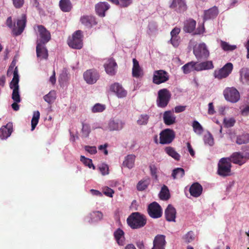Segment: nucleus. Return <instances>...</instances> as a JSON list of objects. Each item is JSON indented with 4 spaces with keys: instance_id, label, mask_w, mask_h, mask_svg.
<instances>
[{
    "instance_id": "61",
    "label": "nucleus",
    "mask_w": 249,
    "mask_h": 249,
    "mask_svg": "<svg viewBox=\"0 0 249 249\" xmlns=\"http://www.w3.org/2000/svg\"><path fill=\"white\" fill-rule=\"evenodd\" d=\"M6 24L9 28L13 29V33H14V28L15 27V22L13 23L11 17H9L7 18L6 21Z\"/></svg>"
},
{
    "instance_id": "64",
    "label": "nucleus",
    "mask_w": 249,
    "mask_h": 249,
    "mask_svg": "<svg viewBox=\"0 0 249 249\" xmlns=\"http://www.w3.org/2000/svg\"><path fill=\"white\" fill-rule=\"evenodd\" d=\"M180 29L179 28H178V27H175L174 28L171 32H170V35H171V37H178V35L179 34V33H180Z\"/></svg>"
},
{
    "instance_id": "17",
    "label": "nucleus",
    "mask_w": 249,
    "mask_h": 249,
    "mask_svg": "<svg viewBox=\"0 0 249 249\" xmlns=\"http://www.w3.org/2000/svg\"><path fill=\"white\" fill-rule=\"evenodd\" d=\"M26 15L23 14L21 18L18 19L17 22V28H14V35L15 36H19L23 32L26 25Z\"/></svg>"
},
{
    "instance_id": "49",
    "label": "nucleus",
    "mask_w": 249,
    "mask_h": 249,
    "mask_svg": "<svg viewBox=\"0 0 249 249\" xmlns=\"http://www.w3.org/2000/svg\"><path fill=\"white\" fill-rule=\"evenodd\" d=\"M204 142L205 144L209 146H213L214 144V140L213 135L209 132L208 135H205L204 137Z\"/></svg>"
},
{
    "instance_id": "36",
    "label": "nucleus",
    "mask_w": 249,
    "mask_h": 249,
    "mask_svg": "<svg viewBox=\"0 0 249 249\" xmlns=\"http://www.w3.org/2000/svg\"><path fill=\"white\" fill-rule=\"evenodd\" d=\"M160 198L162 200H168L170 198V193L168 187L163 185L159 194Z\"/></svg>"
},
{
    "instance_id": "45",
    "label": "nucleus",
    "mask_w": 249,
    "mask_h": 249,
    "mask_svg": "<svg viewBox=\"0 0 249 249\" xmlns=\"http://www.w3.org/2000/svg\"><path fill=\"white\" fill-rule=\"evenodd\" d=\"M194 131L197 135H201L204 129L201 124L196 120H194L192 123Z\"/></svg>"
},
{
    "instance_id": "55",
    "label": "nucleus",
    "mask_w": 249,
    "mask_h": 249,
    "mask_svg": "<svg viewBox=\"0 0 249 249\" xmlns=\"http://www.w3.org/2000/svg\"><path fill=\"white\" fill-rule=\"evenodd\" d=\"M185 242L186 243H189L195 239L194 232L192 231H188L184 237Z\"/></svg>"
},
{
    "instance_id": "31",
    "label": "nucleus",
    "mask_w": 249,
    "mask_h": 249,
    "mask_svg": "<svg viewBox=\"0 0 249 249\" xmlns=\"http://www.w3.org/2000/svg\"><path fill=\"white\" fill-rule=\"evenodd\" d=\"M196 21L193 18H189L184 23L183 31L187 33H192L195 30Z\"/></svg>"
},
{
    "instance_id": "25",
    "label": "nucleus",
    "mask_w": 249,
    "mask_h": 249,
    "mask_svg": "<svg viewBox=\"0 0 249 249\" xmlns=\"http://www.w3.org/2000/svg\"><path fill=\"white\" fill-rule=\"evenodd\" d=\"M163 120L166 125L170 126L176 122V117L171 110H167L163 113Z\"/></svg>"
},
{
    "instance_id": "22",
    "label": "nucleus",
    "mask_w": 249,
    "mask_h": 249,
    "mask_svg": "<svg viewBox=\"0 0 249 249\" xmlns=\"http://www.w3.org/2000/svg\"><path fill=\"white\" fill-rule=\"evenodd\" d=\"M80 21L87 28H91L97 24L96 18L93 16H83L81 17Z\"/></svg>"
},
{
    "instance_id": "56",
    "label": "nucleus",
    "mask_w": 249,
    "mask_h": 249,
    "mask_svg": "<svg viewBox=\"0 0 249 249\" xmlns=\"http://www.w3.org/2000/svg\"><path fill=\"white\" fill-rule=\"evenodd\" d=\"M150 174L152 178L155 180H158V177L157 175V168L155 164H151L149 165Z\"/></svg>"
},
{
    "instance_id": "54",
    "label": "nucleus",
    "mask_w": 249,
    "mask_h": 249,
    "mask_svg": "<svg viewBox=\"0 0 249 249\" xmlns=\"http://www.w3.org/2000/svg\"><path fill=\"white\" fill-rule=\"evenodd\" d=\"M241 154L246 160L249 159V145H245L241 147Z\"/></svg>"
},
{
    "instance_id": "21",
    "label": "nucleus",
    "mask_w": 249,
    "mask_h": 249,
    "mask_svg": "<svg viewBox=\"0 0 249 249\" xmlns=\"http://www.w3.org/2000/svg\"><path fill=\"white\" fill-rule=\"evenodd\" d=\"M110 8L109 4L107 2H99L95 6V12L100 17L106 16V11Z\"/></svg>"
},
{
    "instance_id": "16",
    "label": "nucleus",
    "mask_w": 249,
    "mask_h": 249,
    "mask_svg": "<svg viewBox=\"0 0 249 249\" xmlns=\"http://www.w3.org/2000/svg\"><path fill=\"white\" fill-rule=\"evenodd\" d=\"M226 158V159H229L228 161L230 163H233L239 165H243L246 161L240 152H233L230 156Z\"/></svg>"
},
{
    "instance_id": "26",
    "label": "nucleus",
    "mask_w": 249,
    "mask_h": 249,
    "mask_svg": "<svg viewBox=\"0 0 249 249\" xmlns=\"http://www.w3.org/2000/svg\"><path fill=\"white\" fill-rule=\"evenodd\" d=\"M103 214L100 211H94L85 218V221L93 224L98 222L103 218Z\"/></svg>"
},
{
    "instance_id": "58",
    "label": "nucleus",
    "mask_w": 249,
    "mask_h": 249,
    "mask_svg": "<svg viewBox=\"0 0 249 249\" xmlns=\"http://www.w3.org/2000/svg\"><path fill=\"white\" fill-rule=\"evenodd\" d=\"M67 71L66 69L64 68L61 73L60 74L59 77V82H64L67 80Z\"/></svg>"
},
{
    "instance_id": "53",
    "label": "nucleus",
    "mask_w": 249,
    "mask_h": 249,
    "mask_svg": "<svg viewBox=\"0 0 249 249\" xmlns=\"http://www.w3.org/2000/svg\"><path fill=\"white\" fill-rule=\"evenodd\" d=\"M106 108V107L104 105L101 104L100 103H96L92 107V112L93 113L96 112H102Z\"/></svg>"
},
{
    "instance_id": "10",
    "label": "nucleus",
    "mask_w": 249,
    "mask_h": 249,
    "mask_svg": "<svg viewBox=\"0 0 249 249\" xmlns=\"http://www.w3.org/2000/svg\"><path fill=\"white\" fill-rule=\"evenodd\" d=\"M147 211L149 215L153 219L161 217L163 213L161 207L156 201H153L148 205Z\"/></svg>"
},
{
    "instance_id": "37",
    "label": "nucleus",
    "mask_w": 249,
    "mask_h": 249,
    "mask_svg": "<svg viewBox=\"0 0 249 249\" xmlns=\"http://www.w3.org/2000/svg\"><path fill=\"white\" fill-rule=\"evenodd\" d=\"M240 81L244 84L249 81V68H242L239 71Z\"/></svg>"
},
{
    "instance_id": "46",
    "label": "nucleus",
    "mask_w": 249,
    "mask_h": 249,
    "mask_svg": "<svg viewBox=\"0 0 249 249\" xmlns=\"http://www.w3.org/2000/svg\"><path fill=\"white\" fill-rule=\"evenodd\" d=\"M187 8V7L185 0H178V7L176 9L177 12L183 13L186 10Z\"/></svg>"
},
{
    "instance_id": "27",
    "label": "nucleus",
    "mask_w": 249,
    "mask_h": 249,
    "mask_svg": "<svg viewBox=\"0 0 249 249\" xmlns=\"http://www.w3.org/2000/svg\"><path fill=\"white\" fill-rule=\"evenodd\" d=\"M203 191L202 185L198 182H195L193 183L190 187L189 191L191 196L195 197L199 196Z\"/></svg>"
},
{
    "instance_id": "19",
    "label": "nucleus",
    "mask_w": 249,
    "mask_h": 249,
    "mask_svg": "<svg viewBox=\"0 0 249 249\" xmlns=\"http://www.w3.org/2000/svg\"><path fill=\"white\" fill-rule=\"evenodd\" d=\"M219 14L218 8L214 6L208 10L204 11L203 20L204 22L210 19L215 18Z\"/></svg>"
},
{
    "instance_id": "32",
    "label": "nucleus",
    "mask_w": 249,
    "mask_h": 249,
    "mask_svg": "<svg viewBox=\"0 0 249 249\" xmlns=\"http://www.w3.org/2000/svg\"><path fill=\"white\" fill-rule=\"evenodd\" d=\"M197 62L193 61L186 63L182 67L181 69L184 74H189L192 71H197Z\"/></svg>"
},
{
    "instance_id": "29",
    "label": "nucleus",
    "mask_w": 249,
    "mask_h": 249,
    "mask_svg": "<svg viewBox=\"0 0 249 249\" xmlns=\"http://www.w3.org/2000/svg\"><path fill=\"white\" fill-rule=\"evenodd\" d=\"M124 232L120 228H117L113 233V236L117 243L121 246L124 245Z\"/></svg>"
},
{
    "instance_id": "13",
    "label": "nucleus",
    "mask_w": 249,
    "mask_h": 249,
    "mask_svg": "<svg viewBox=\"0 0 249 249\" xmlns=\"http://www.w3.org/2000/svg\"><path fill=\"white\" fill-rule=\"evenodd\" d=\"M83 77L87 83L92 85L96 82L99 79L100 75L96 70L90 69L84 72Z\"/></svg>"
},
{
    "instance_id": "50",
    "label": "nucleus",
    "mask_w": 249,
    "mask_h": 249,
    "mask_svg": "<svg viewBox=\"0 0 249 249\" xmlns=\"http://www.w3.org/2000/svg\"><path fill=\"white\" fill-rule=\"evenodd\" d=\"M149 116L147 114L141 115L139 119L137 120V124L139 125H146L148 122Z\"/></svg>"
},
{
    "instance_id": "24",
    "label": "nucleus",
    "mask_w": 249,
    "mask_h": 249,
    "mask_svg": "<svg viewBox=\"0 0 249 249\" xmlns=\"http://www.w3.org/2000/svg\"><path fill=\"white\" fill-rule=\"evenodd\" d=\"M12 131V123H9L6 125H4L0 128V138L1 140H6L10 136Z\"/></svg>"
},
{
    "instance_id": "4",
    "label": "nucleus",
    "mask_w": 249,
    "mask_h": 249,
    "mask_svg": "<svg viewBox=\"0 0 249 249\" xmlns=\"http://www.w3.org/2000/svg\"><path fill=\"white\" fill-rule=\"evenodd\" d=\"M172 94L166 88L160 89L158 91L156 104L158 107L165 108L171 99Z\"/></svg>"
},
{
    "instance_id": "39",
    "label": "nucleus",
    "mask_w": 249,
    "mask_h": 249,
    "mask_svg": "<svg viewBox=\"0 0 249 249\" xmlns=\"http://www.w3.org/2000/svg\"><path fill=\"white\" fill-rule=\"evenodd\" d=\"M249 142V133L244 132L241 135L236 137V143L237 144L241 145L243 144H247Z\"/></svg>"
},
{
    "instance_id": "30",
    "label": "nucleus",
    "mask_w": 249,
    "mask_h": 249,
    "mask_svg": "<svg viewBox=\"0 0 249 249\" xmlns=\"http://www.w3.org/2000/svg\"><path fill=\"white\" fill-rule=\"evenodd\" d=\"M36 53L37 57H41L46 60L48 58V52L45 47V44L41 43V46L37 49V42H36Z\"/></svg>"
},
{
    "instance_id": "48",
    "label": "nucleus",
    "mask_w": 249,
    "mask_h": 249,
    "mask_svg": "<svg viewBox=\"0 0 249 249\" xmlns=\"http://www.w3.org/2000/svg\"><path fill=\"white\" fill-rule=\"evenodd\" d=\"M82 133L83 136L88 138L91 132L90 126L89 124L82 122Z\"/></svg>"
},
{
    "instance_id": "43",
    "label": "nucleus",
    "mask_w": 249,
    "mask_h": 249,
    "mask_svg": "<svg viewBox=\"0 0 249 249\" xmlns=\"http://www.w3.org/2000/svg\"><path fill=\"white\" fill-rule=\"evenodd\" d=\"M40 118V112L39 111L36 110L34 111L32 119L31 120V130L33 131L37 124Z\"/></svg>"
},
{
    "instance_id": "1",
    "label": "nucleus",
    "mask_w": 249,
    "mask_h": 249,
    "mask_svg": "<svg viewBox=\"0 0 249 249\" xmlns=\"http://www.w3.org/2000/svg\"><path fill=\"white\" fill-rule=\"evenodd\" d=\"M128 225L133 230L143 227L146 224V216L140 212H133L128 216L126 219Z\"/></svg>"
},
{
    "instance_id": "47",
    "label": "nucleus",
    "mask_w": 249,
    "mask_h": 249,
    "mask_svg": "<svg viewBox=\"0 0 249 249\" xmlns=\"http://www.w3.org/2000/svg\"><path fill=\"white\" fill-rule=\"evenodd\" d=\"M221 47L225 51H232L237 48L236 45H230L229 43L224 41H221Z\"/></svg>"
},
{
    "instance_id": "59",
    "label": "nucleus",
    "mask_w": 249,
    "mask_h": 249,
    "mask_svg": "<svg viewBox=\"0 0 249 249\" xmlns=\"http://www.w3.org/2000/svg\"><path fill=\"white\" fill-rule=\"evenodd\" d=\"M132 3V0H119L118 6L121 7H127Z\"/></svg>"
},
{
    "instance_id": "2",
    "label": "nucleus",
    "mask_w": 249,
    "mask_h": 249,
    "mask_svg": "<svg viewBox=\"0 0 249 249\" xmlns=\"http://www.w3.org/2000/svg\"><path fill=\"white\" fill-rule=\"evenodd\" d=\"M13 78L9 84V87L13 90L11 98L16 103H20L21 101L19 93V76L18 67H16L13 71Z\"/></svg>"
},
{
    "instance_id": "18",
    "label": "nucleus",
    "mask_w": 249,
    "mask_h": 249,
    "mask_svg": "<svg viewBox=\"0 0 249 249\" xmlns=\"http://www.w3.org/2000/svg\"><path fill=\"white\" fill-rule=\"evenodd\" d=\"M165 236L163 234L157 235L153 242V247L151 249H165L166 244Z\"/></svg>"
},
{
    "instance_id": "5",
    "label": "nucleus",
    "mask_w": 249,
    "mask_h": 249,
    "mask_svg": "<svg viewBox=\"0 0 249 249\" xmlns=\"http://www.w3.org/2000/svg\"><path fill=\"white\" fill-rule=\"evenodd\" d=\"M83 32L80 30H77L72 34L71 38L68 39V44L71 48L81 49L83 46Z\"/></svg>"
},
{
    "instance_id": "40",
    "label": "nucleus",
    "mask_w": 249,
    "mask_h": 249,
    "mask_svg": "<svg viewBox=\"0 0 249 249\" xmlns=\"http://www.w3.org/2000/svg\"><path fill=\"white\" fill-rule=\"evenodd\" d=\"M150 179L149 178L142 179L140 180L137 184V190L139 191H143L147 188L150 184Z\"/></svg>"
},
{
    "instance_id": "41",
    "label": "nucleus",
    "mask_w": 249,
    "mask_h": 249,
    "mask_svg": "<svg viewBox=\"0 0 249 249\" xmlns=\"http://www.w3.org/2000/svg\"><path fill=\"white\" fill-rule=\"evenodd\" d=\"M185 175V170L181 167H177L172 171L171 177L174 179L181 178Z\"/></svg>"
},
{
    "instance_id": "51",
    "label": "nucleus",
    "mask_w": 249,
    "mask_h": 249,
    "mask_svg": "<svg viewBox=\"0 0 249 249\" xmlns=\"http://www.w3.org/2000/svg\"><path fill=\"white\" fill-rule=\"evenodd\" d=\"M235 122V120L233 118L229 119L225 118L223 120L224 126L226 128L231 127L234 125Z\"/></svg>"
},
{
    "instance_id": "20",
    "label": "nucleus",
    "mask_w": 249,
    "mask_h": 249,
    "mask_svg": "<svg viewBox=\"0 0 249 249\" xmlns=\"http://www.w3.org/2000/svg\"><path fill=\"white\" fill-rule=\"evenodd\" d=\"M124 122L119 119H111L108 124L109 131H120L123 129Z\"/></svg>"
},
{
    "instance_id": "35",
    "label": "nucleus",
    "mask_w": 249,
    "mask_h": 249,
    "mask_svg": "<svg viewBox=\"0 0 249 249\" xmlns=\"http://www.w3.org/2000/svg\"><path fill=\"white\" fill-rule=\"evenodd\" d=\"M164 152L169 156L173 158L177 161H179L180 155L175 150V148L171 146H166L164 148Z\"/></svg>"
},
{
    "instance_id": "7",
    "label": "nucleus",
    "mask_w": 249,
    "mask_h": 249,
    "mask_svg": "<svg viewBox=\"0 0 249 249\" xmlns=\"http://www.w3.org/2000/svg\"><path fill=\"white\" fill-rule=\"evenodd\" d=\"M233 68V64L231 62H228L221 68L215 70L213 72V76L218 80L227 78L231 73Z\"/></svg>"
},
{
    "instance_id": "44",
    "label": "nucleus",
    "mask_w": 249,
    "mask_h": 249,
    "mask_svg": "<svg viewBox=\"0 0 249 249\" xmlns=\"http://www.w3.org/2000/svg\"><path fill=\"white\" fill-rule=\"evenodd\" d=\"M80 161L84 164L85 166L88 167L89 168H92L93 170L96 169L95 166L93 164L92 160L91 159L86 157L84 156H80Z\"/></svg>"
},
{
    "instance_id": "8",
    "label": "nucleus",
    "mask_w": 249,
    "mask_h": 249,
    "mask_svg": "<svg viewBox=\"0 0 249 249\" xmlns=\"http://www.w3.org/2000/svg\"><path fill=\"white\" fill-rule=\"evenodd\" d=\"M193 53L197 60L207 59L210 55L209 51L204 43L199 44L193 48Z\"/></svg>"
},
{
    "instance_id": "23",
    "label": "nucleus",
    "mask_w": 249,
    "mask_h": 249,
    "mask_svg": "<svg viewBox=\"0 0 249 249\" xmlns=\"http://www.w3.org/2000/svg\"><path fill=\"white\" fill-rule=\"evenodd\" d=\"M176 213V209L171 204H169L164 211L166 220L168 222H175Z\"/></svg>"
},
{
    "instance_id": "38",
    "label": "nucleus",
    "mask_w": 249,
    "mask_h": 249,
    "mask_svg": "<svg viewBox=\"0 0 249 249\" xmlns=\"http://www.w3.org/2000/svg\"><path fill=\"white\" fill-rule=\"evenodd\" d=\"M59 7L61 11L64 12H69L72 8L70 0H60Z\"/></svg>"
},
{
    "instance_id": "28",
    "label": "nucleus",
    "mask_w": 249,
    "mask_h": 249,
    "mask_svg": "<svg viewBox=\"0 0 249 249\" xmlns=\"http://www.w3.org/2000/svg\"><path fill=\"white\" fill-rule=\"evenodd\" d=\"M132 62L133 68L132 74L133 77L135 78H140L142 77L143 74V71L139 65V61L136 58H133Z\"/></svg>"
},
{
    "instance_id": "12",
    "label": "nucleus",
    "mask_w": 249,
    "mask_h": 249,
    "mask_svg": "<svg viewBox=\"0 0 249 249\" xmlns=\"http://www.w3.org/2000/svg\"><path fill=\"white\" fill-rule=\"evenodd\" d=\"M169 79V73L165 70H156L153 72L152 82L156 85H160L165 83Z\"/></svg>"
},
{
    "instance_id": "3",
    "label": "nucleus",
    "mask_w": 249,
    "mask_h": 249,
    "mask_svg": "<svg viewBox=\"0 0 249 249\" xmlns=\"http://www.w3.org/2000/svg\"><path fill=\"white\" fill-rule=\"evenodd\" d=\"M229 159L225 157L221 158L217 164V174L225 178L231 176V163L228 161Z\"/></svg>"
},
{
    "instance_id": "14",
    "label": "nucleus",
    "mask_w": 249,
    "mask_h": 249,
    "mask_svg": "<svg viewBox=\"0 0 249 249\" xmlns=\"http://www.w3.org/2000/svg\"><path fill=\"white\" fill-rule=\"evenodd\" d=\"M110 91L114 93L118 98H123L127 96V92L119 83H114L109 87Z\"/></svg>"
},
{
    "instance_id": "60",
    "label": "nucleus",
    "mask_w": 249,
    "mask_h": 249,
    "mask_svg": "<svg viewBox=\"0 0 249 249\" xmlns=\"http://www.w3.org/2000/svg\"><path fill=\"white\" fill-rule=\"evenodd\" d=\"M103 194L107 196L112 197L114 194V191L112 189L107 187L103 191Z\"/></svg>"
},
{
    "instance_id": "34",
    "label": "nucleus",
    "mask_w": 249,
    "mask_h": 249,
    "mask_svg": "<svg viewBox=\"0 0 249 249\" xmlns=\"http://www.w3.org/2000/svg\"><path fill=\"white\" fill-rule=\"evenodd\" d=\"M136 156L134 154L127 155L124 158V160L123 161V166L128 168V169H132L134 166Z\"/></svg>"
},
{
    "instance_id": "57",
    "label": "nucleus",
    "mask_w": 249,
    "mask_h": 249,
    "mask_svg": "<svg viewBox=\"0 0 249 249\" xmlns=\"http://www.w3.org/2000/svg\"><path fill=\"white\" fill-rule=\"evenodd\" d=\"M84 149L86 152L91 155H94L97 152L96 147L95 146L85 145Z\"/></svg>"
},
{
    "instance_id": "9",
    "label": "nucleus",
    "mask_w": 249,
    "mask_h": 249,
    "mask_svg": "<svg viewBox=\"0 0 249 249\" xmlns=\"http://www.w3.org/2000/svg\"><path fill=\"white\" fill-rule=\"evenodd\" d=\"M39 38L37 39V49L41 46V44H46L51 39V35L50 32L46 29V28L42 25H38L37 26Z\"/></svg>"
},
{
    "instance_id": "52",
    "label": "nucleus",
    "mask_w": 249,
    "mask_h": 249,
    "mask_svg": "<svg viewBox=\"0 0 249 249\" xmlns=\"http://www.w3.org/2000/svg\"><path fill=\"white\" fill-rule=\"evenodd\" d=\"M98 168L103 176H106L109 174L108 166L105 163H102Z\"/></svg>"
},
{
    "instance_id": "62",
    "label": "nucleus",
    "mask_w": 249,
    "mask_h": 249,
    "mask_svg": "<svg viewBox=\"0 0 249 249\" xmlns=\"http://www.w3.org/2000/svg\"><path fill=\"white\" fill-rule=\"evenodd\" d=\"M179 37H171L170 42L175 47H177L179 44Z\"/></svg>"
},
{
    "instance_id": "15",
    "label": "nucleus",
    "mask_w": 249,
    "mask_h": 249,
    "mask_svg": "<svg viewBox=\"0 0 249 249\" xmlns=\"http://www.w3.org/2000/svg\"><path fill=\"white\" fill-rule=\"evenodd\" d=\"M104 67L107 74L110 76H113L116 74L118 66L115 60L113 57L108 59L107 62L104 64Z\"/></svg>"
},
{
    "instance_id": "6",
    "label": "nucleus",
    "mask_w": 249,
    "mask_h": 249,
    "mask_svg": "<svg viewBox=\"0 0 249 249\" xmlns=\"http://www.w3.org/2000/svg\"><path fill=\"white\" fill-rule=\"evenodd\" d=\"M159 143L162 145L169 144L172 142L176 137V134L173 129L165 128L161 131L160 133Z\"/></svg>"
},
{
    "instance_id": "33",
    "label": "nucleus",
    "mask_w": 249,
    "mask_h": 249,
    "mask_svg": "<svg viewBox=\"0 0 249 249\" xmlns=\"http://www.w3.org/2000/svg\"><path fill=\"white\" fill-rule=\"evenodd\" d=\"M214 68L213 61H205L201 62H197V71L211 70Z\"/></svg>"
},
{
    "instance_id": "11",
    "label": "nucleus",
    "mask_w": 249,
    "mask_h": 249,
    "mask_svg": "<svg viewBox=\"0 0 249 249\" xmlns=\"http://www.w3.org/2000/svg\"><path fill=\"white\" fill-rule=\"evenodd\" d=\"M223 95L226 100L232 103L237 102L240 98L239 91L234 87L226 88L223 91Z\"/></svg>"
},
{
    "instance_id": "42",
    "label": "nucleus",
    "mask_w": 249,
    "mask_h": 249,
    "mask_svg": "<svg viewBox=\"0 0 249 249\" xmlns=\"http://www.w3.org/2000/svg\"><path fill=\"white\" fill-rule=\"evenodd\" d=\"M56 92L55 90H51L48 94L43 96V99L49 104H52L56 99Z\"/></svg>"
},
{
    "instance_id": "63",
    "label": "nucleus",
    "mask_w": 249,
    "mask_h": 249,
    "mask_svg": "<svg viewBox=\"0 0 249 249\" xmlns=\"http://www.w3.org/2000/svg\"><path fill=\"white\" fill-rule=\"evenodd\" d=\"M13 4L16 8H21L24 4V0H12Z\"/></svg>"
}]
</instances>
